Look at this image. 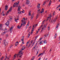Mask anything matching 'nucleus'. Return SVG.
I'll list each match as a JSON object with an SVG mask.
<instances>
[{"mask_svg":"<svg viewBox=\"0 0 60 60\" xmlns=\"http://www.w3.org/2000/svg\"><path fill=\"white\" fill-rule=\"evenodd\" d=\"M21 41H22V44H24V38H22L21 39Z\"/></svg>","mask_w":60,"mask_h":60,"instance_id":"nucleus-22","label":"nucleus"},{"mask_svg":"<svg viewBox=\"0 0 60 60\" xmlns=\"http://www.w3.org/2000/svg\"><path fill=\"white\" fill-rule=\"evenodd\" d=\"M39 15H37V17H36L37 18H38V17H39Z\"/></svg>","mask_w":60,"mask_h":60,"instance_id":"nucleus-40","label":"nucleus"},{"mask_svg":"<svg viewBox=\"0 0 60 60\" xmlns=\"http://www.w3.org/2000/svg\"><path fill=\"white\" fill-rule=\"evenodd\" d=\"M15 22H16V23H18V22L17 21V20H19V19H16V18H15Z\"/></svg>","mask_w":60,"mask_h":60,"instance_id":"nucleus-14","label":"nucleus"},{"mask_svg":"<svg viewBox=\"0 0 60 60\" xmlns=\"http://www.w3.org/2000/svg\"><path fill=\"white\" fill-rule=\"evenodd\" d=\"M4 30L5 31V32H7V29H5Z\"/></svg>","mask_w":60,"mask_h":60,"instance_id":"nucleus-43","label":"nucleus"},{"mask_svg":"<svg viewBox=\"0 0 60 60\" xmlns=\"http://www.w3.org/2000/svg\"><path fill=\"white\" fill-rule=\"evenodd\" d=\"M38 13H42L43 12H44V9L42 8V10H41V11L40 10V9H39L37 11Z\"/></svg>","mask_w":60,"mask_h":60,"instance_id":"nucleus-5","label":"nucleus"},{"mask_svg":"<svg viewBox=\"0 0 60 60\" xmlns=\"http://www.w3.org/2000/svg\"><path fill=\"white\" fill-rule=\"evenodd\" d=\"M3 44L5 46H6V45H8V43L7 41L4 40L3 41Z\"/></svg>","mask_w":60,"mask_h":60,"instance_id":"nucleus-6","label":"nucleus"},{"mask_svg":"<svg viewBox=\"0 0 60 60\" xmlns=\"http://www.w3.org/2000/svg\"><path fill=\"white\" fill-rule=\"evenodd\" d=\"M22 38L23 39H24V36H23L22 37Z\"/></svg>","mask_w":60,"mask_h":60,"instance_id":"nucleus-61","label":"nucleus"},{"mask_svg":"<svg viewBox=\"0 0 60 60\" xmlns=\"http://www.w3.org/2000/svg\"><path fill=\"white\" fill-rule=\"evenodd\" d=\"M57 17L58 16H57L54 20H53V19L51 20V19H50L49 20V22H51V23H54L55 22V21H56V19H57Z\"/></svg>","mask_w":60,"mask_h":60,"instance_id":"nucleus-3","label":"nucleus"},{"mask_svg":"<svg viewBox=\"0 0 60 60\" xmlns=\"http://www.w3.org/2000/svg\"><path fill=\"white\" fill-rule=\"evenodd\" d=\"M42 39V38H40L39 39V40H40V41H41V40Z\"/></svg>","mask_w":60,"mask_h":60,"instance_id":"nucleus-48","label":"nucleus"},{"mask_svg":"<svg viewBox=\"0 0 60 60\" xmlns=\"http://www.w3.org/2000/svg\"><path fill=\"white\" fill-rule=\"evenodd\" d=\"M2 27H0V29L1 30H3L4 29H2Z\"/></svg>","mask_w":60,"mask_h":60,"instance_id":"nucleus-36","label":"nucleus"},{"mask_svg":"<svg viewBox=\"0 0 60 60\" xmlns=\"http://www.w3.org/2000/svg\"><path fill=\"white\" fill-rule=\"evenodd\" d=\"M57 34L56 33L55 34V35H54V39H55V38H56V37H57Z\"/></svg>","mask_w":60,"mask_h":60,"instance_id":"nucleus-24","label":"nucleus"},{"mask_svg":"<svg viewBox=\"0 0 60 60\" xmlns=\"http://www.w3.org/2000/svg\"><path fill=\"white\" fill-rule=\"evenodd\" d=\"M6 37H7H7H8V35H7V34L6 35Z\"/></svg>","mask_w":60,"mask_h":60,"instance_id":"nucleus-46","label":"nucleus"},{"mask_svg":"<svg viewBox=\"0 0 60 60\" xmlns=\"http://www.w3.org/2000/svg\"><path fill=\"white\" fill-rule=\"evenodd\" d=\"M60 7V5H59L58 6V7H57L56 9H57L58 8H59V7Z\"/></svg>","mask_w":60,"mask_h":60,"instance_id":"nucleus-41","label":"nucleus"},{"mask_svg":"<svg viewBox=\"0 0 60 60\" xmlns=\"http://www.w3.org/2000/svg\"><path fill=\"white\" fill-rule=\"evenodd\" d=\"M31 11H29V16H31Z\"/></svg>","mask_w":60,"mask_h":60,"instance_id":"nucleus-19","label":"nucleus"},{"mask_svg":"<svg viewBox=\"0 0 60 60\" xmlns=\"http://www.w3.org/2000/svg\"><path fill=\"white\" fill-rule=\"evenodd\" d=\"M52 16L51 15H48V18L47 19L46 21H47L49 19H50L51 17Z\"/></svg>","mask_w":60,"mask_h":60,"instance_id":"nucleus-10","label":"nucleus"},{"mask_svg":"<svg viewBox=\"0 0 60 60\" xmlns=\"http://www.w3.org/2000/svg\"><path fill=\"white\" fill-rule=\"evenodd\" d=\"M58 26H56V30L57 29V28H58Z\"/></svg>","mask_w":60,"mask_h":60,"instance_id":"nucleus-42","label":"nucleus"},{"mask_svg":"<svg viewBox=\"0 0 60 60\" xmlns=\"http://www.w3.org/2000/svg\"><path fill=\"white\" fill-rule=\"evenodd\" d=\"M26 20V19H25V18H24L22 20V24H21V26H18L17 27L19 29H20L21 27H22V25H23V26H24L26 25V23L25 22V20Z\"/></svg>","mask_w":60,"mask_h":60,"instance_id":"nucleus-2","label":"nucleus"},{"mask_svg":"<svg viewBox=\"0 0 60 60\" xmlns=\"http://www.w3.org/2000/svg\"><path fill=\"white\" fill-rule=\"evenodd\" d=\"M51 3V1L50 0V1L49 2V4H48V5H49V6H50Z\"/></svg>","mask_w":60,"mask_h":60,"instance_id":"nucleus-27","label":"nucleus"},{"mask_svg":"<svg viewBox=\"0 0 60 60\" xmlns=\"http://www.w3.org/2000/svg\"><path fill=\"white\" fill-rule=\"evenodd\" d=\"M4 12H2V15H3V16H4V15H5V14H4Z\"/></svg>","mask_w":60,"mask_h":60,"instance_id":"nucleus-37","label":"nucleus"},{"mask_svg":"<svg viewBox=\"0 0 60 60\" xmlns=\"http://www.w3.org/2000/svg\"><path fill=\"white\" fill-rule=\"evenodd\" d=\"M41 27H39V29H38V31H37V33L36 34H38V32H40V29H41Z\"/></svg>","mask_w":60,"mask_h":60,"instance_id":"nucleus-12","label":"nucleus"},{"mask_svg":"<svg viewBox=\"0 0 60 60\" xmlns=\"http://www.w3.org/2000/svg\"><path fill=\"white\" fill-rule=\"evenodd\" d=\"M9 18L11 19H12V17L11 16H9Z\"/></svg>","mask_w":60,"mask_h":60,"instance_id":"nucleus-26","label":"nucleus"},{"mask_svg":"<svg viewBox=\"0 0 60 60\" xmlns=\"http://www.w3.org/2000/svg\"><path fill=\"white\" fill-rule=\"evenodd\" d=\"M43 44V43L41 41L39 43V44Z\"/></svg>","mask_w":60,"mask_h":60,"instance_id":"nucleus-33","label":"nucleus"},{"mask_svg":"<svg viewBox=\"0 0 60 60\" xmlns=\"http://www.w3.org/2000/svg\"><path fill=\"white\" fill-rule=\"evenodd\" d=\"M10 58V56H9V58H8V59H9V58Z\"/></svg>","mask_w":60,"mask_h":60,"instance_id":"nucleus-60","label":"nucleus"},{"mask_svg":"<svg viewBox=\"0 0 60 60\" xmlns=\"http://www.w3.org/2000/svg\"><path fill=\"white\" fill-rule=\"evenodd\" d=\"M46 26L47 25H46L45 24H44L43 27L42 28L41 30V32L42 31H44V30H45V28H46Z\"/></svg>","mask_w":60,"mask_h":60,"instance_id":"nucleus-7","label":"nucleus"},{"mask_svg":"<svg viewBox=\"0 0 60 60\" xmlns=\"http://www.w3.org/2000/svg\"><path fill=\"white\" fill-rule=\"evenodd\" d=\"M19 2L18 1L17 2H15L14 3V4L15 5V6L16 7H18V8H21L19 6Z\"/></svg>","mask_w":60,"mask_h":60,"instance_id":"nucleus-4","label":"nucleus"},{"mask_svg":"<svg viewBox=\"0 0 60 60\" xmlns=\"http://www.w3.org/2000/svg\"><path fill=\"white\" fill-rule=\"evenodd\" d=\"M22 11H23L24 12H25V10H23V9L22 10Z\"/></svg>","mask_w":60,"mask_h":60,"instance_id":"nucleus-53","label":"nucleus"},{"mask_svg":"<svg viewBox=\"0 0 60 60\" xmlns=\"http://www.w3.org/2000/svg\"><path fill=\"white\" fill-rule=\"evenodd\" d=\"M28 26V24H27L26 25V29H27V27Z\"/></svg>","mask_w":60,"mask_h":60,"instance_id":"nucleus-30","label":"nucleus"},{"mask_svg":"<svg viewBox=\"0 0 60 60\" xmlns=\"http://www.w3.org/2000/svg\"><path fill=\"white\" fill-rule=\"evenodd\" d=\"M47 35H47V34L45 35L44 36V37H47Z\"/></svg>","mask_w":60,"mask_h":60,"instance_id":"nucleus-28","label":"nucleus"},{"mask_svg":"<svg viewBox=\"0 0 60 60\" xmlns=\"http://www.w3.org/2000/svg\"><path fill=\"white\" fill-rule=\"evenodd\" d=\"M2 24H0V27H2Z\"/></svg>","mask_w":60,"mask_h":60,"instance_id":"nucleus-49","label":"nucleus"},{"mask_svg":"<svg viewBox=\"0 0 60 60\" xmlns=\"http://www.w3.org/2000/svg\"><path fill=\"white\" fill-rule=\"evenodd\" d=\"M53 16H54V15H55V13H53Z\"/></svg>","mask_w":60,"mask_h":60,"instance_id":"nucleus-63","label":"nucleus"},{"mask_svg":"<svg viewBox=\"0 0 60 60\" xmlns=\"http://www.w3.org/2000/svg\"><path fill=\"white\" fill-rule=\"evenodd\" d=\"M25 46H24L22 49V50L19 51V54H15V55L13 57V60H14V59H15V58H16V56H17V57H18V56H20V57H22V56L23 55L22 54L23 53V52L22 51V50H23L25 49Z\"/></svg>","mask_w":60,"mask_h":60,"instance_id":"nucleus-1","label":"nucleus"},{"mask_svg":"<svg viewBox=\"0 0 60 60\" xmlns=\"http://www.w3.org/2000/svg\"><path fill=\"white\" fill-rule=\"evenodd\" d=\"M33 18H34V16H31V19H33Z\"/></svg>","mask_w":60,"mask_h":60,"instance_id":"nucleus-39","label":"nucleus"},{"mask_svg":"<svg viewBox=\"0 0 60 60\" xmlns=\"http://www.w3.org/2000/svg\"><path fill=\"white\" fill-rule=\"evenodd\" d=\"M31 45L30 44H29V47H30V46H31Z\"/></svg>","mask_w":60,"mask_h":60,"instance_id":"nucleus-57","label":"nucleus"},{"mask_svg":"<svg viewBox=\"0 0 60 60\" xmlns=\"http://www.w3.org/2000/svg\"><path fill=\"white\" fill-rule=\"evenodd\" d=\"M35 39H35V40H34V41H36V39H37V38L36 37L35 38Z\"/></svg>","mask_w":60,"mask_h":60,"instance_id":"nucleus-50","label":"nucleus"},{"mask_svg":"<svg viewBox=\"0 0 60 60\" xmlns=\"http://www.w3.org/2000/svg\"><path fill=\"white\" fill-rule=\"evenodd\" d=\"M45 20H44L43 21L42 23V25H41V26L40 27H42V26H43V24H44V22H45Z\"/></svg>","mask_w":60,"mask_h":60,"instance_id":"nucleus-11","label":"nucleus"},{"mask_svg":"<svg viewBox=\"0 0 60 60\" xmlns=\"http://www.w3.org/2000/svg\"><path fill=\"white\" fill-rule=\"evenodd\" d=\"M34 26H35V25H34V26H33V28H32V29L31 30V31H33L34 30V27H34Z\"/></svg>","mask_w":60,"mask_h":60,"instance_id":"nucleus-18","label":"nucleus"},{"mask_svg":"<svg viewBox=\"0 0 60 60\" xmlns=\"http://www.w3.org/2000/svg\"><path fill=\"white\" fill-rule=\"evenodd\" d=\"M15 5H13V7H14V8L15 7V6H15Z\"/></svg>","mask_w":60,"mask_h":60,"instance_id":"nucleus-55","label":"nucleus"},{"mask_svg":"<svg viewBox=\"0 0 60 60\" xmlns=\"http://www.w3.org/2000/svg\"><path fill=\"white\" fill-rule=\"evenodd\" d=\"M46 1H45L44 2V3H43V5H45V4H46Z\"/></svg>","mask_w":60,"mask_h":60,"instance_id":"nucleus-31","label":"nucleus"},{"mask_svg":"<svg viewBox=\"0 0 60 60\" xmlns=\"http://www.w3.org/2000/svg\"><path fill=\"white\" fill-rule=\"evenodd\" d=\"M5 33H6V32L5 31L4 32L2 33L1 34H2L3 36H4V35L5 34Z\"/></svg>","mask_w":60,"mask_h":60,"instance_id":"nucleus-20","label":"nucleus"},{"mask_svg":"<svg viewBox=\"0 0 60 60\" xmlns=\"http://www.w3.org/2000/svg\"><path fill=\"white\" fill-rule=\"evenodd\" d=\"M40 8V4H38L37 7V8L38 9H39V8Z\"/></svg>","mask_w":60,"mask_h":60,"instance_id":"nucleus-17","label":"nucleus"},{"mask_svg":"<svg viewBox=\"0 0 60 60\" xmlns=\"http://www.w3.org/2000/svg\"><path fill=\"white\" fill-rule=\"evenodd\" d=\"M18 11H20V8H18Z\"/></svg>","mask_w":60,"mask_h":60,"instance_id":"nucleus-35","label":"nucleus"},{"mask_svg":"<svg viewBox=\"0 0 60 60\" xmlns=\"http://www.w3.org/2000/svg\"><path fill=\"white\" fill-rule=\"evenodd\" d=\"M30 34H29L28 35V37H30Z\"/></svg>","mask_w":60,"mask_h":60,"instance_id":"nucleus-52","label":"nucleus"},{"mask_svg":"<svg viewBox=\"0 0 60 60\" xmlns=\"http://www.w3.org/2000/svg\"><path fill=\"white\" fill-rule=\"evenodd\" d=\"M34 43H34V42L32 44V45H34Z\"/></svg>","mask_w":60,"mask_h":60,"instance_id":"nucleus-54","label":"nucleus"},{"mask_svg":"<svg viewBox=\"0 0 60 60\" xmlns=\"http://www.w3.org/2000/svg\"><path fill=\"white\" fill-rule=\"evenodd\" d=\"M48 30L49 31L50 30V27L49 26L48 27Z\"/></svg>","mask_w":60,"mask_h":60,"instance_id":"nucleus-34","label":"nucleus"},{"mask_svg":"<svg viewBox=\"0 0 60 60\" xmlns=\"http://www.w3.org/2000/svg\"><path fill=\"white\" fill-rule=\"evenodd\" d=\"M38 53H39V52H38V51L37 52V53L36 54V55H38Z\"/></svg>","mask_w":60,"mask_h":60,"instance_id":"nucleus-45","label":"nucleus"},{"mask_svg":"<svg viewBox=\"0 0 60 60\" xmlns=\"http://www.w3.org/2000/svg\"><path fill=\"white\" fill-rule=\"evenodd\" d=\"M47 41L46 40H45L44 41V43H45V44H46V43H47Z\"/></svg>","mask_w":60,"mask_h":60,"instance_id":"nucleus-25","label":"nucleus"},{"mask_svg":"<svg viewBox=\"0 0 60 60\" xmlns=\"http://www.w3.org/2000/svg\"><path fill=\"white\" fill-rule=\"evenodd\" d=\"M19 42L18 41L16 42V43L15 44V45L16 46H18V45H19Z\"/></svg>","mask_w":60,"mask_h":60,"instance_id":"nucleus-13","label":"nucleus"},{"mask_svg":"<svg viewBox=\"0 0 60 60\" xmlns=\"http://www.w3.org/2000/svg\"><path fill=\"white\" fill-rule=\"evenodd\" d=\"M8 7L7 6V5H6L5 6V10L6 11L8 9Z\"/></svg>","mask_w":60,"mask_h":60,"instance_id":"nucleus-15","label":"nucleus"},{"mask_svg":"<svg viewBox=\"0 0 60 60\" xmlns=\"http://www.w3.org/2000/svg\"><path fill=\"white\" fill-rule=\"evenodd\" d=\"M28 44H26V46H28Z\"/></svg>","mask_w":60,"mask_h":60,"instance_id":"nucleus-59","label":"nucleus"},{"mask_svg":"<svg viewBox=\"0 0 60 60\" xmlns=\"http://www.w3.org/2000/svg\"><path fill=\"white\" fill-rule=\"evenodd\" d=\"M37 44V43H36V45H35V47H34V48H36V46Z\"/></svg>","mask_w":60,"mask_h":60,"instance_id":"nucleus-32","label":"nucleus"},{"mask_svg":"<svg viewBox=\"0 0 60 60\" xmlns=\"http://www.w3.org/2000/svg\"><path fill=\"white\" fill-rule=\"evenodd\" d=\"M12 7L11 6V7L10 8V9H9V10H8L7 12L6 13V15H7V14H8V13H9V12H10V11H11V10H12Z\"/></svg>","mask_w":60,"mask_h":60,"instance_id":"nucleus-8","label":"nucleus"},{"mask_svg":"<svg viewBox=\"0 0 60 60\" xmlns=\"http://www.w3.org/2000/svg\"><path fill=\"white\" fill-rule=\"evenodd\" d=\"M29 41H27V42H26V44H29Z\"/></svg>","mask_w":60,"mask_h":60,"instance_id":"nucleus-44","label":"nucleus"},{"mask_svg":"<svg viewBox=\"0 0 60 60\" xmlns=\"http://www.w3.org/2000/svg\"><path fill=\"white\" fill-rule=\"evenodd\" d=\"M29 2H30L29 1H26V4H29Z\"/></svg>","mask_w":60,"mask_h":60,"instance_id":"nucleus-21","label":"nucleus"},{"mask_svg":"<svg viewBox=\"0 0 60 60\" xmlns=\"http://www.w3.org/2000/svg\"><path fill=\"white\" fill-rule=\"evenodd\" d=\"M12 45H11L10 46V48L11 49V48L12 47Z\"/></svg>","mask_w":60,"mask_h":60,"instance_id":"nucleus-38","label":"nucleus"},{"mask_svg":"<svg viewBox=\"0 0 60 60\" xmlns=\"http://www.w3.org/2000/svg\"><path fill=\"white\" fill-rule=\"evenodd\" d=\"M1 55H2V54H1V52H0V56H1Z\"/></svg>","mask_w":60,"mask_h":60,"instance_id":"nucleus-58","label":"nucleus"},{"mask_svg":"<svg viewBox=\"0 0 60 60\" xmlns=\"http://www.w3.org/2000/svg\"><path fill=\"white\" fill-rule=\"evenodd\" d=\"M14 27V26H13L11 27V28L10 29V33H11V32H12V31L13 28Z\"/></svg>","mask_w":60,"mask_h":60,"instance_id":"nucleus-9","label":"nucleus"},{"mask_svg":"<svg viewBox=\"0 0 60 60\" xmlns=\"http://www.w3.org/2000/svg\"><path fill=\"white\" fill-rule=\"evenodd\" d=\"M33 40H32L31 41V45H32V43L33 42Z\"/></svg>","mask_w":60,"mask_h":60,"instance_id":"nucleus-47","label":"nucleus"},{"mask_svg":"<svg viewBox=\"0 0 60 60\" xmlns=\"http://www.w3.org/2000/svg\"><path fill=\"white\" fill-rule=\"evenodd\" d=\"M6 25L7 26H9V24H10V22H8L6 23Z\"/></svg>","mask_w":60,"mask_h":60,"instance_id":"nucleus-16","label":"nucleus"},{"mask_svg":"<svg viewBox=\"0 0 60 60\" xmlns=\"http://www.w3.org/2000/svg\"><path fill=\"white\" fill-rule=\"evenodd\" d=\"M40 55H43V54L42 53H41L40 54Z\"/></svg>","mask_w":60,"mask_h":60,"instance_id":"nucleus-51","label":"nucleus"},{"mask_svg":"<svg viewBox=\"0 0 60 60\" xmlns=\"http://www.w3.org/2000/svg\"><path fill=\"white\" fill-rule=\"evenodd\" d=\"M4 56H3L1 57V58L0 59V60H3L4 59Z\"/></svg>","mask_w":60,"mask_h":60,"instance_id":"nucleus-23","label":"nucleus"},{"mask_svg":"<svg viewBox=\"0 0 60 60\" xmlns=\"http://www.w3.org/2000/svg\"><path fill=\"white\" fill-rule=\"evenodd\" d=\"M41 56V55L40 54L38 56V57H39V56Z\"/></svg>","mask_w":60,"mask_h":60,"instance_id":"nucleus-64","label":"nucleus"},{"mask_svg":"<svg viewBox=\"0 0 60 60\" xmlns=\"http://www.w3.org/2000/svg\"><path fill=\"white\" fill-rule=\"evenodd\" d=\"M21 12H22V13H25V12H24L23 11H21Z\"/></svg>","mask_w":60,"mask_h":60,"instance_id":"nucleus-56","label":"nucleus"},{"mask_svg":"<svg viewBox=\"0 0 60 60\" xmlns=\"http://www.w3.org/2000/svg\"><path fill=\"white\" fill-rule=\"evenodd\" d=\"M11 19H8V22H11Z\"/></svg>","mask_w":60,"mask_h":60,"instance_id":"nucleus-29","label":"nucleus"},{"mask_svg":"<svg viewBox=\"0 0 60 60\" xmlns=\"http://www.w3.org/2000/svg\"><path fill=\"white\" fill-rule=\"evenodd\" d=\"M41 58H40L38 60H40L41 59Z\"/></svg>","mask_w":60,"mask_h":60,"instance_id":"nucleus-62","label":"nucleus"}]
</instances>
